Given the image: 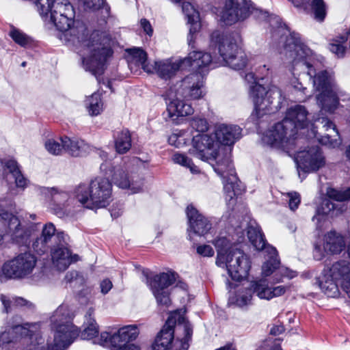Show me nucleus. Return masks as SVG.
Wrapping results in <instances>:
<instances>
[{
    "mask_svg": "<svg viewBox=\"0 0 350 350\" xmlns=\"http://www.w3.org/2000/svg\"><path fill=\"white\" fill-rule=\"evenodd\" d=\"M36 6L42 16L51 14V20L61 31H69L73 42L83 48V64L85 70L97 77L103 74L107 58L112 54L110 40L105 32L93 31L89 36L85 25L74 24L75 12L68 0H36Z\"/></svg>",
    "mask_w": 350,
    "mask_h": 350,
    "instance_id": "obj_1",
    "label": "nucleus"
},
{
    "mask_svg": "<svg viewBox=\"0 0 350 350\" xmlns=\"http://www.w3.org/2000/svg\"><path fill=\"white\" fill-rule=\"evenodd\" d=\"M272 38L278 41L280 53L284 54L293 64H299L308 68V75L312 78L314 88L319 93L317 100L322 110L332 113L338 105L337 87L332 76L325 70L317 73L312 65L303 60L304 48L298 34L290 33L287 29L280 27L272 33Z\"/></svg>",
    "mask_w": 350,
    "mask_h": 350,
    "instance_id": "obj_2",
    "label": "nucleus"
},
{
    "mask_svg": "<svg viewBox=\"0 0 350 350\" xmlns=\"http://www.w3.org/2000/svg\"><path fill=\"white\" fill-rule=\"evenodd\" d=\"M51 322L54 332L53 340L48 341L46 349L44 346V339L40 332V325L24 324L27 332H23L20 341L23 350H65L78 336L77 329L70 321L67 306H59L51 317Z\"/></svg>",
    "mask_w": 350,
    "mask_h": 350,
    "instance_id": "obj_3",
    "label": "nucleus"
},
{
    "mask_svg": "<svg viewBox=\"0 0 350 350\" xmlns=\"http://www.w3.org/2000/svg\"><path fill=\"white\" fill-rule=\"evenodd\" d=\"M193 329L178 313H172L152 345V350H187Z\"/></svg>",
    "mask_w": 350,
    "mask_h": 350,
    "instance_id": "obj_4",
    "label": "nucleus"
},
{
    "mask_svg": "<svg viewBox=\"0 0 350 350\" xmlns=\"http://www.w3.org/2000/svg\"><path fill=\"white\" fill-rule=\"evenodd\" d=\"M213 244L217 252V265L226 268L234 280L246 278L251 268L249 257L242 250L232 246L226 237L215 239Z\"/></svg>",
    "mask_w": 350,
    "mask_h": 350,
    "instance_id": "obj_5",
    "label": "nucleus"
},
{
    "mask_svg": "<svg viewBox=\"0 0 350 350\" xmlns=\"http://www.w3.org/2000/svg\"><path fill=\"white\" fill-rule=\"evenodd\" d=\"M75 198L83 206L90 209L105 208L112 199V184L108 178L96 177L90 184L81 183L73 191Z\"/></svg>",
    "mask_w": 350,
    "mask_h": 350,
    "instance_id": "obj_6",
    "label": "nucleus"
},
{
    "mask_svg": "<svg viewBox=\"0 0 350 350\" xmlns=\"http://www.w3.org/2000/svg\"><path fill=\"white\" fill-rule=\"evenodd\" d=\"M216 64L209 53L193 51L183 59L172 61L168 59L155 62L154 66H151V68L153 70V73H157L159 77L169 79L179 70L189 67L202 69L213 66V68H215L217 66Z\"/></svg>",
    "mask_w": 350,
    "mask_h": 350,
    "instance_id": "obj_7",
    "label": "nucleus"
},
{
    "mask_svg": "<svg viewBox=\"0 0 350 350\" xmlns=\"http://www.w3.org/2000/svg\"><path fill=\"white\" fill-rule=\"evenodd\" d=\"M237 34L219 35L213 33L211 44L217 46L220 57L224 62L234 70H241L247 64V57L244 51L239 48Z\"/></svg>",
    "mask_w": 350,
    "mask_h": 350,
    "instance_id": "obj_8",
    "label": "nucleus"
},
{
    "mask_svg": "<svg viewBox=\"0 0 350 350\" xmlns=\"http://www.w3.org/2000/svg\"><path fill=\"white\" fill-rule=\"evenodd\" d=\"M245 80L255 83L251 87L250 96L254 104V112L256 116L259 118L268 113L271 109V105L275 100L280 103L282 100V93L280 89L272 85L267 90L266 88L255 82L254 75L252 72L245 75Z\"/></svg>",
    "mask_w": 350,
    "mask_h": 350,
    "instance_id": "obj_9",
    "label": "nucleus"
},
{
    "mask_svg": "<svg viewBox=\"0 0 350 350\" xmlns=\"http://www.w3.org/2000/svg\"><path fill=\"white\" fill-rule=\"evenodd\" d=\"M250 15L258 20L267 18V12L255 8L250 0H226L225 5L221 12V19L226 25H232L244 21Z\"/></svg>",
    "mask_w": 350,
    "mask_h": 350,
    "instance_id": "obj_10",
    "label": "nucleus"
},
{
    "mask_svg": "<svg viewBox=\"0 0 350 350\" xmlns=\"http://www.w3.org/2000/svg\"><path fill=\"white\" fill-rule=\"evenodd\" d=\"M214 171L224 178V189L226 194V200L230 201L239 194L237 191L238 178L236 176L233 165L229 158L219 153L216 159H211V162Z\"/></svg>",
    "mask_w": 350,
    "mask_h": 350,
    "instance_id": "obj_11",
    "label": "nucleus"
},
{
    "mask_svg": "<svg viewBox=\"0 0 350 350\" xmlns=\"http://www.w3.org/2000/svg\"><path fill=\"white\" fill-rule=\"evenodd\" d=\"M328 199H325L320 207L317 209V215L313 217V221L322 215H329L331 217H336L348 208L345 201L350 199V187L346 190L340 191L335 189H329L327 191Z\"/></svg>",
    "mask_w": 350,
    "mask_h": 350,
    "instance_id": "obj_12",
    "label": "nucleus"
},
{
    "mask_svg": "<svg viewBox=\"0 0 350 350\" xmlns=\"http://www.w3.org/2000/svg\"><path fill=\"white\" fill-rule=\"evenodd\" d=\"M176 280V273L172 271L161 273L148 279V285L159 305L169 307L171 304L169 287Z\"/></svg>",
    "mask_w": 350,
    "mask_h": 350,
    "instance_id": "obj_13",
    "label": "nucleus"
},
{
    "mask_svg": "<svg viewBox=\"0 0 350 350\" xmlns=\"http://www.w3.org/2000/svg\"><path fill=\"white\" fill-rule=\"evenodd\" d=\"M36 258L29 252L22 253L3 267V274L10 278H22L30 275L36 265Z\"/></svg>",
    "mask_w": 350,
    "mask_h": 350,
    "instance_id": "obj_14",
    "label": "nucleus"
},
{
    "mask_svg": "<svg viewBox=\"0 0 350 350\" xmlns=\"http://www.w3.org/2000/svg\"><path fill=\"white\" fill-rule=\"evenodd\" d=\"M193 148L189 152L202 161L211 162L219 156V145L214 137L206 133H198L192 139Z\"/></svg>",
    "mask_w": 350,
    "mask_h": 350,
    "instance_id": "obj_15",
    "label": "nucleus"
},
{
    "mask_svg": "<svg viewBox=\"0 0 350 350\" xmlns=\"http://www.w3.org/2000/svg\"><path fill=\"white\" fill-rule=\"evenodd\" d=\"M295 134L289 131V126L284 120L275 124L263 135V143L272 147L292 149Z\"/></svg>",
    "mask_w": 350,
    "mask_h": 350,
    "instance_id": "obj_16",
    "label": "nucleus"
},
{
    "mask_svg": "<svg viewBox=\"0 0 350 350\" xmlns=\"http://www.w3.org/2000/svg\"><path fill=\"white\" fill-rule=\"evenodd\" d=\"M295 134L289 131V126L284 120L275 124L263 135V143L272 147L292 149Z\"/></svg>",
    "mask_w": 350,
    "mask_h": 350,
    "instance_id": "obj_17",
    "label": "nucleus"
},
{
    "mask_svg": "<svg viewBox=\"0 0 350 350\" xmlns=\"http://www.w3.org/2000/svg\"><path fill=\"white\" fill-rule=\"evenodd\" d=\"M295 160L299 167L306 172H316L325 164V157L319 147L317 146L298 151Z\"/></svg>",
    "mask_w": 350,
    "mask_h": 350,
    "instance_id": "obj_18",
    "label": "nucleus"
},
{
    "mask_svg": "<svg viewBox=\"0 0 350 350\" xmlns=\"http://www.w3.org/2000/svg\"><path fill=\"white\" fill-rule=\"evenodd\" d=\"M345 247L344 237L334 230L327 232L323 239V247L321 245H315L313 256L314 258L320 260L323 259L325 254H339Z\"/></svg>",
    "mask_w": 350,
    "mask_h": 350,
    "instance_id": "obj_19",
    "label": "nucleus"
},
{
    "mask_svg": "<svg viewBox=\"0 0 350 350\" xmlns=\"http://www.w3.org/2000/svg\"><path fill=\"white\" fill-rule=\"evenodd\" d=\"M40 193L49 201L51 209L57 215H64L70 206L69 193L60 188L42 187Z\"/></svg>",
    "mask_w": 350,
    "mask_h": 350,
    "instance_id": "obj_20",
    "label": "nucleus"
},
{
    "mask_svg": "<svg viewBox=\"0 0 350 350\" xmlns=\"http://www.w3.org/2000/svg\"><path fill=\"white\" fill-rule=\"evenodd\" d=\"M308 112L306 107L302 105H297L288 108L286 112V116L283 119L284 123L289 126V131L297 135L299 129L308 127L310 124L312 127V133L316 137L317 131L313 127V124L310 123L308 118Z\"/></svg>",
    "mask_w": 350,
    "mask_h": 350,
    "instance_id": "obj_21",
    "label": "nucleus"
},
{
    "mask_svg": "<svg viewBox=\"0 0 350 350\" xmlns=\"http://www.w3.org/2000/svg\"><path fill=\"white\" fill-rule=\"evenodd\" d=\"M111 179L117 187L127 189L131 193L141 192L144 185V178L135 174L129 175L120 167L113 168Z\"/></svg>",
    "mask_w": 350,
    "mask_h": 350,
    "instance_id": "obj_22",
    "label": "nucleus"
},
{
    "mask_svg": "<svg viewBox=\"0 0 350 350\" xmlns=\"http://www.w3.org/2000/svg\"><path fill=\"white\" fill-rule=\"evenodd\" d=\"M183 91H175L174 98H170L167 104V111L171 121L175 124L179 123V118L191 115L193 109L191 105L185 100Z\"/></svg>",
    "mask_w": 350,
    "mask_h": 350,
    "instance_id": "obj_23",
    "label": "nucleus"
},
{
    "mask_svg": "<svg viewBox=\"0 0 350 350\" xmlns=\"http://www.w3.org/2000/svg\"><path fill=\"white\" fill-rule=\"evenodd\" d=\"M202 86L203 77L199 72L186 77L176 90L183 91V97L187 100H196L203 96Z\"/></svg>",
    "mask_w": 350,
    "mask_h": 350,
    "instance_id": "obj_24",
    "label": "nucleus"
},
{
    "mask_svg": "<svg viewBox=\"0 0 350 350\" xmlns=\"http://www.w3.org/2000/svg\"><path fill=\"white\" fill-rule=\"evenodd\" d=\"M186 213L189 221L188 234L190 239L192 238V233L199 236H203L208 233L212 224L206 217L200 214L192 205H189L187 207Z\"/></svg>",
    "mask_w": 350,
    "mask_h": 350,
    "instance_id": "obj_25",
    "label": "nucleus"
},
{
    "mask_svg": "<svg viewBox=\"0 0 350 350\" xmlns=\"http://www.w3.org/2000/svg\"><path fill=\"white\" fill-rule=\"evenodd\" d=\"M52 264L59 271H64L69 265L79 260L77 255H71L70 250L63 244L54 247L51 250Z\"/></svg>",
    "mask_w": 350,
    "mask_h": 350,
    "instance_id": "obj_26",
    "label": "nucleus"
},
{
    "mask_svg": "<svg viewBox=\"0 0 350 350\" xmlns=\"http://www.w3.org/2000/svg\"><path fill=\"white\" fill-rule=\"evenodd\" d=\"M139 334V329L137 325H127L119 328L116 332L109 335L107 340L111 347H118L136 340Z\"/></svg>",
    "mask_w": 350,
    "mask_h": 350,
    "instance_id": "obj_27",
    "label": "nucleus"
},
{
    "mask_svg": "<svg viewBox=\"0 0 350 350\" xmlns=\"http://www.w3.org/2000/svg\"><path fill=\"white\" fill-rule=\"evenodd\" d=\"M241 129L237 125L221 124L216 126L215 137L216 142L225 146L232 145L241 137Z\"/></svg>",
    "mask_w": 350,
    "mask_h": 350,
    "instance_id": "obj_28",
    "label": "nucleus"
},
{
    "mask_svg": "<svg viewBox=\"0 0 350 350\" xmlns=\"http://www.w3.org/2000/svg\"><path fill=\"white\" fill-rule=\"evenodd\" d=\"M316 122L322 126L321 129L323 131L329 132L322 137L321 141L323 144L332 148H335L340 144V141L338 138V132L332 122L323 117L317 118Z\"/></svg>",
    "mask_w": 350,
    "mask_h": 350,
    "instance_id": "obj_29",
    "label": "nucleus"
},
{
    "mask_svg": "<svg viewBox=\"0 0 350 350\" xmlns=\"http://www.w3.org/2000/svg\"><path fill=\"white\" fill-rule=\"evenodd\" d=\"M60 142H64V151L72 157H83L90 150L89 145L82 139L64 136L60 137Z\"/></svg>",
    "mask_w": 350,
    "mask_h": 350,
    "instance_id": "obj_30",
    "label": "nucleus"
},
{
    "mask_svg": "<svg viewBox=\"0 0 350 350\" xmlns=\"http://www.w3.org/2000/svg\"><path fill=\"white\" fill-rule=\"evenodd\" d=\"M55 228L52 223L45 224L40 236L33 243V250L38 254L44 253L49 248V243L55 237Z\"/></svg>",
    "mask_w": 350,
    "mask_h": 350,
    "instance_id": "obj_31",
    "label": "nucleus"
},
{
    "mask_svg": "<svg viewBox=\"0 0 350 350\" xmlns=\"http://www.w3.org/2000/svg\"><path fill=\"white\" fill-rule=\"evenodd\" d=\"M329 276H333L340 282V285L347 286V282L350 281V263L346 260H339L334 262L331 267L324 269Z\"/></svg>",
    "mask_w": 350,
    "mask_h": 350,
    "instance_id": "obj_32",
    "label": "nucleus"
},
{
    "mask_svg": "<svg viewBox=\"0 0 350 350\" xmlns=\"http://www.w3.org/2000/svg\"><path fill=\"white\" fill-rule=\"evenodd\" d=\"M19 227L20 222L16 216L3 208L0 209V245L4 232L15 234L18 231Z\"/></svg>",
    "mask_w": 350,
    "mask_h": 350,
    "instance_id": "obj_33",
    "label": "nucleus"
},
{
    "mask_svg": "<svg viewBox=\"0 0 350 350\" xmlns=\"http://www.w3.org/2000/svg\"><path fill=\"white\" fill-rule=\"evenodd\" d=\"M24 325H17L0 334V350H8L10 345L21 341L23 332H27Z\"/></svg>",
    "mask_w": 350,
    "mask_h": 350,
    "instance_id": "obj_34",
    "label": "nucleus"
},
{
    "mask_svg": "<svg viewBox=\"0 0 350 350\" xmlns=\"http://www.w3.org/2000/svg\"><path fill=\"white\" fill-rule=\"evenodd\" d=\"M183 12L185 14L188 23L190 24L189 44H191L193 35L200 29V14L195 7L189 2H184L182 5Z\"/></svg>",
    "mask_w": 350,
    "mask_h": 350,
    "instance_id": "obj_35",
    "label": "nucleus"
},
{
    "mask_svg": "<svg viewBox=\"0 0 350 350\" xmlns=\"http://www.w3.org/2000/svg\"><path fill=\"white\" fill-rule=\"evenodd\" d=\"M94 314V310L92 308H89L85 314L86 319V327L79 334V330L77 327L75 326L78 332V336L74 339V340L78 337L83 340H90L98 336V327L96 323L95 320L93 319L92 316Z\"/></svg>",
    "mask_w": 350,
    "mask_h": 350,
    "instance_id": "obj_36",
    "label": "nucleus"
},
{
    "mask_svg": "<svg viewBox=\"0 0 350 350\" xmlns=\"http://www.w3.org/2000/svg\"><path fill=\"white\" fill-rule=\"evenodd\" d=\"M340 282L333 276H329L328 273L323 270V276L320 281L319 286L322 291L328 297H336L339 295L338 285Z\"/></svg>",
    "mask_w": 350,
    "mask_h": 350,
    "instance_id": "obj_37",
    "label": "nucleus"
},
{
    "mask_svg": "<svg viewBox=\"0 0 350 350\" xmlns=\"http://www.w3.org/2000/svg\"><path fill=\"white\" fill-rule=\"evenodd\" d=\"M115 139V148L120 154H124L131 147V134L128 130L116 131L113 134Z\"/></svg>",
    "mask_w": 350,
    "mask_h": 350,
    "instance_id": "obj_38",
    "label": "nucleus"
},
{
    "mask_svg": "<svg viewBox=\"0 0 350 350\" xmlns=\"http://www.w3.org/2000/svg\"><path fill=\"white\" fill-rule=\"evenodd\" d=\"M129 53L131 55L130 62L141 66L145 72L153 73V70L151 68L152 65L146 64L147 54L144 51L139 48H134L130 49Z\"/></svg>",
    "mask_w": 350,
    "mask_h": 350,
    "instance_id": "obj_39",
    "label": "nucleus"
},
{
    "mask_svg": "<svg viewBox=\"0 0 350 350\" xmlns=\"http://www.w3.org/2000/svg\"><path fill=\"white\" fill-rule=\"evenodd\" d=\"M253 293L261 299H271V287L266 280L260 279L250 282Z\"/></svg>",
    "mask_w": 350,
    "mask_h": 350,
    "instance_id": "obj_40",
    "label": "nucleus"
},
{
    "mask_svg": "<svg viewBox=\"0 0 350 350\" xmlns=\"http://www.w3.org/2000/svg\"><path fill=\"white\" fill-rule=\"evenodd\" d=\"M250 241L257 250H266L271 246L266 247V243L262 233L258 228L250 227L247 231Z\"/></svg>",
    "mask_w": 350,
    "mask_h": 350,
    "instance_id": "obj_41",
    "label": "nucleus"
},
{
    "mask_svg": "<svg viewBox=\"0 0 350 350\" xmlns=\"http://www.w3.org/2000/svg\"><path fill=\"white\" fill-rule=\"evenodd\" d=\"M86 108L90 116H97L103 109V103L100 94L94 93L85 100Z\"/></svg>",
    "mask_w": 350,
    "mask_h": 350,
    "instance_id": "obj_42",
    "label": "nucleus"
},
{
    "mask_svg": "<svg viewBox=\"0 0 350 350\" xmlns=\"http://www.w3.org/2000/svg\"><path fill=\"white\" fill-rule=\"evenodd\" d=\"M267 252L270 254V258L262 267V274L265 277L272 274L280 264L279 260L276 258L277 251L275 247H268Z\"/></svg>",
    "mask_w": 350,
    "mask_h": 350,
    "instance_id": "obj_43",
    "label": "nucleus"
},
{
    "mask_svg": "<svg viewBox=\"0 0 350 350\" xmlns=\"http://www.w3.org/2000/svg\"><path fill=\"white\" fill-rule=\"evenodd\" d=\"M0 299L3 305L4 311L7 313L12 310V307H27L30 308L33 306L31 303L22 297H15L11 300L5 295H1Z\"/></svg>",
    "mask_w": 350,
    "mask_h": 350,
    "instance_id": "obj_44",
    "label": "nucleus"
},
{
    "mask_svg": "<svg viewBox=\"0 0 350 350\" xmlns=\"http://www.w3.org/2000/svg\"><path fill=\"white\" fill-rule=\"evenodd\" d=\"M347 35L350 36V28L345 35L337 36L330 41L329 50L338 57H342L345 55V48L342 44L347 40Z\"/></svg>",
    "mask_w": 350,
    "mask_h": 350,
    "instance_id": "obj_45",
    "label": "nucleus"
},
{
    "mask_svg": "<svg viewBox=\"0 0 350 350\" xmlns=\"http://www.w3.org/2000/svg\"><path fill=\"white\" fill-rule=\"evenodd\" d=\"M253 294L250 285L248 287L239 289L235 298L236 304L241 307L250 304Z\"/></svg>",
    "mask_w": 350,
    "mask_h": 350,
    "instance_id": "obj_46",
    "label": "nucleus"
},
{
    "mask_svg": "<svg viewBox=\"0 0 350 350\" xmlns=\"http://www.w3.org/2000/svg\"><path fill=\"white\" fill-rule=\"evenodd\" d=\"M44 146L46 150L53 155H60L64 151V142H60V137L57 139H47L45 142Z\"/></svg>",
    "mask_w": 350,
    "mask_h": 350,
    "instance_id": "obj_47",
    "label": "nucleus"
},
{
    "mask_svg": "<svg viewBox=\"0 0 350 350\" xmlns=\"http://www.w3.org/2000/svg\"><path fill=\"white\" fill-rule=\"evenodd\" d=\"M188 134L185 131H178V133H172L168 137V142L170 145L176 148H180L185 146L189 141L187 138Z\"/></svg>",
    "mask_w": 350,
    "mask_h": 350,
    "instance_id": "obj_48",
    "label": "nucleus"
},
{
    "mask_svg": "<svg viewBox=\"0 0 350 350\" xmlns=\"http://www.w3.org/2000/svg\"><path fill=\"white\" fill-rule=\"evenodd\" d=\"M172 160L175 163L189 168L192 172L198 171V167L193 163L192 161L185 154L175 153L172 157Z\"/></svg>",
    "mask_w": 350,
    "mask_h": 350,
    "instance_id": "obj_49",
    "label": "nucleus"
},
{
    "mask_svg": "<svg viewBox=\"0 0 350 350\" xmlns=\"http://www.w3.org/2000/svg\"><path fill=\"white\" fill-rule=\"evenodd\" d=\"M9 35L16 43L22 46L28 44L30 42L29 38L26 34L14 27L11 28Z\"/></svg>",
    "mask_w": 350,
    "mask_h": 350,
    "instance_id": "obj_50",
    "label": "nucleus"
},
{
    "mask_svg": "<svg viewBox=\"0 0 350 350\" xmlns=\"http://www.w3.org/2000/svg\"><path fill=\"white\" fill-rule=\"evenodd\" d=\"M190 125L192 129H195L200 133H204V132H206L208 129V124L206 120L200 117L193 118L191 120Z\"/></svg>",
    "mask_w": 350,
    "mask_h": 350,
    "instance_id": "obj_51",
    "label": "nucleus"
},
{
    "mask_svg": "<svg viewBox=\"0 0 350 350\" xmlns=\"http://www.w3.org/2000/svg\"><path fill=\"white\" fill-rule=\"evenodd\" d=\"M84 9L90 11H96L100 9L105 3V0H82Z\"/></svg>",
    "mask_w": 350,
    "mask_h": 350,
    "instance_id": "obj_52",
    "label": "nucleus"
},
{
    "mask_svg": "<svg viewBox=\"0 0 350 350\" xmlns=\"http://www.w3.org/2000/svg\"><path fill=\"white\" fill-rule=\"evenodd\" d=\"M288 198V206L291 210L295 211L298 208L301 202L300 195L295 191L289 192L286 194Z\"/></svg>",
    "mask_w": 350,
    "mask_h": 350,
    "instance_id": "obj_53",
    "label": "nucleus"
},
{
    "mask_svg": "<svg viewBox=\"0 0 350 350\" xmlns=\"http://www.w3.org/2000/svg\"><path fill=\"white\" fill-rule=\"evenodd\" d=\"M64 280L66 283H77L79 282L82 284L84 282V278L77 271L68 272L65 275Z\"/></svg>",
    "mask_w": 350,
    "mask_h": 350,
    "instance_id": "obj_54",
    "label": "nucleus"
},
{
    "mask_svg": "<svg viewBox=\"0 0 350 350\" xmlns=\"http://www.w3.org/2000/svg\"><path fill=\"white\" fill-rule=\"evenodd\" d=\"M197 253L203 257H212L215 252L212 247L209 245H200L196 248Z\"/></svg>",
    "mask_w": 350,
    "mask_h": 350,
    "instance_id": "obj_55",
    "label": "nucleus"
},
{
    "mask_svg": "<svg viewBox=\"0 0 350 350\" xmlns=\"http://www.w3.org/2000/svg\"><path fill=\"white\" fill-rule=\"evenodd\" d=\"M13 177L15 179V183L17 187L24 189L27 186L29 181L22 174L21 171L16 174Z\"/></svg>",
    "mask_w": 350,
    "mask_h": 350,
    "instance_id": "obj_56",
    "label": "nucleus"
},
{
    "mask_svg": "<svg viewBox=\"0 0 350 350\" xmlns=\"http://www.w3.org/2000/svg\"><path fill=\"white\" fill-rule=\"evenodd\" d=\"M5 167L8 169L10 174L14 176L18 172H20L19 166L17 162L14 160H8L5 163Z\"/></svg>",
    "mask_w": 350,
    "mask_h": 350,
    "instance_id": "obj_57",
    "label": "nucleus"
},
{
    "mask_svg": "<svg viewBox=\"0 0 350 350\" xmlns=\"http://www.w3.org/2000/svg\"><path fill=\"white\" fill-rule=\"evenodd\" d=\"M140 27L147 36H148L149 37H151L152 36L153 28L149 21H148L146 18L141 19Z\"/></svg>",
    "mask_w": 350,
    "mask_h": 350,
    "instance_id": "obj_58",
    "label": "nucleus"
},
{
    "mask_svg": "<svg viewBox=\"0 0 350 350\" xmlns=\"http://www.w3.org/2000/svg\"><path fill=\"white\" fill-rule=\"evenodd\" d=\"M286 289L287 287L285 286H278L271 288V299L284 295L286 291Z\"/></svg>",
    "mask_w": 350,
    "mask_h": 350,
    "instance_id": "obj_59",
    "label": "nucleus"
},
{
    "mask_svg": "<svg viewBox=\"0 0 350 350\" xmlns=\"http://www.w3.org/2000/svg\"><path fill=\"white\" fill-rule=\"evenodd\" d=\"M112 288V282L108 280H103L100 283L101 292L103 294L107 293Z\"/></svg>",
    "mask_w": 350,
    "mask_h": 350,
    "instance_id": "obj_60",
    "label": "nucleus"
},
{
    "mask_svg": "<svg viewBox=\"0 0 350 350\" xmlns=\"http://www.w3.org/2000/svg\"><path fill=\"white\" fill-rule=\"evenodd\" d=\"M112 347L114 350H140L139 347L134 344H125Z\"/></svg>",
    "mask_w": 350,
    "mask_h": 350,
    "instance_id": "obj_61",
    "label": "nucleus"
},
{
    "mask_svg": "<svg viewBox=\"0 0 350 350\" xmlns=\"http://www.w3.org/2000/svg\"><path fill=\"white\" fill-rule=\"evenodd\" d=\"M278 271L284 277L293 278L296 275V273L286 267H279Z\"/></svg>",
    "mask_w": 350,
    "mask_h": 350,
    "instance_id": "obj_62",
    "label": "nucleus"
},
{
    "mask_svg": "<svg viewBox=\"0 0 350 350\" xmlns=\"http://www.w3.org/2000/svg\"><path fill=\"white\" fill-rule=\"evenodd\" d=\"M284 331V328L281 325H273L270 329V334L273 336H278Z\"/></svg>",
    "mask_w": 350,
    "mask_h": 350,
    "instance_id": "obj_63",
    "label": "nucleus"
},
{
    "mask_svg": "<svg viewBox=\"0 0 350 350\" xmlns=\"http://www.w3.org/2000/svg\"><path fill=\"white\" fill-rule=\"evenodd\" d=\"M269 69V66L265 64L262 66L259 67L258 72H260V75L263 76H267L268 75Z\"/></svg>",
    "mask_w": 350,
    "mask_h": 350,
    "instance_id": "obj_64",
    "label": "nucleus"
}]
</instances>
